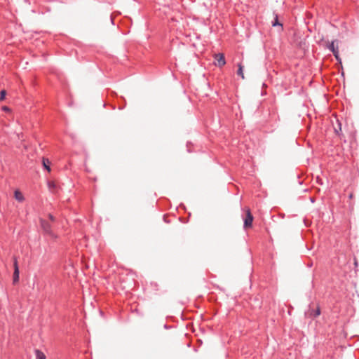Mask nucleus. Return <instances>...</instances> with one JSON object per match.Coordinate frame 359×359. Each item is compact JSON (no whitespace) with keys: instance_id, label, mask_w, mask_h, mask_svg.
<instances>
[{"instance_id":"f257e3e1","label":"nucleus","mask_w":359,"mask_h":359,"mask_svg":"<svg viewBox=\"0 0 359 359\" xmlns=\"http://www.w3.org/2000/svg\"><path fill=\"white\" fill-rule=\"evenodd\" d=\"M246 217L244 219V228H250L252 226L253 222V216L251 214L250 210L248 208L246 210Z\"/></svg>"},{"instance_id":"f03ea898","label":"nucleus","mask_w":359,"mask_h":359,"mask_svg":"<svg viewBox=\"0 0 359 359\" xmlns=\"http://www.w3.org/2000/svg\"><path fill=\"white\" fill-rule=\"evenodd\" d=\"M214 57L216 60L215 65L219 67H222L225 65L226 60L223 53H217L214 55Z\"/></svg>"},{"instance_id":"7ed1b4c3","label":"nucleus","mask_w":359,"mask_h":359,"mask_svg":"<svg viewBox=\"0 0 359 359\" xmlns=\"http://www.w3.org/2000/svg\"><path fill=\"white\" fill-rule=\"evenodd\" d=\"M41 227L43 231L52 237H56L53 231H51V226L50 224L43 219L41 220Z\"/></svg>"},{"instance_id":"20e7f679","label":"nucleus","mask_w":359,"mask_h":359,"mask_svg":"<svg viewBox=\"0 0 359 359\" xmlns=\"http://www.w3.org/2000/svg\"><path fill=\"white\" fill-rule=\"evenodd\" d=\"M13 283L15 284L19 281V268L18 264V260L15 257H13Z\"/></svg>"},{"instance_id":"39448f33","label":"nucleus","mask_w":359,"mask_h":359,"mask_svg":"<svg viewBox=\"0 0 359 359\" xmlns=\"http://www.w3.org/2000/svg\"><path fill=\"white\" fill-rule=\"evenodd\" d=\"M13 196L18 203H23L25 200L22 192L18 189H15Z\"/></svg>"},{"instance_id":"423d86ee","label":"nucleus","mask_w":359,"mask_h":359,"mask_svg":"<svg viewBox=\"0 0 359 359\" xmlns=\"http://www.w3.org/2000/svg\"><path fill=\"white\" fill-rule=\"evenodd\" d=\"M335 43L336 41H332L330 45H329V49L333 53L334 57H336V59L337 60H339V51H338V46H337V44L335 45Z\"/></svg>"},{"instance_id":"0eeeda50","label":"nucleus","mask_w":359,"mask_h":359,"mask_svg":"<svg viewBox=\"0 0 359 359\" xmlns=\"http://www.w3.org/2000/svg\"><path fill=\"white\" fill-rule=\"evenodd\" d=\"M50 162L48 159L45 158H43V165L45 168V169L47 170L48 172H50Z\"/></svg>"},{"instance_id":"6e6552de","label":"nucleus","mask_w":359,"mask_h":359,"mask_svg":"<svg viewBox=\"0 0 359 359\" xmlns=\"http://www.w3.org/2000/svg\"><path fill=\"white\" fill-rule=\"evenodd\" d=\"M35 354L36 359H46L45 354L40 350H36Z\"/></svg>"},{"instance_id":"1a4fd4ad","label":"nucleus","mask_w":359,"mask_h":359,"mask_svg":"<svg viewBox=\"0 0 359 359\" xmlns=\"http://www.w3.org/2000/svg\"><path fill=\"white\" fill-rule=\"evenodd\" d=\"M238 72H237V74L241 76V78L243 79H245V76H244V74H243V66L242 65V64H238Z\"/></svg>"},{"instance_id":"9d476101","label":"nucleus","mask_w":359,"mask_h":359,"mask_svg":"<svg viewBox=\"0 0 359 359\" xmlns=\"http://www.w3.org/2000/svg\"><path fill=\"white\" fill-rule=\"evenodd\" d=\"M320 314V310L319 307H317V309L315 311H311L310 313L311 316L317 317Z\"/></svg>"},{"instance_id":"9b49d317","label":"nucleus","mask_w":359,"mask_h":359,"mask_svg":"<svg viewBox=\"0 0 359 359\" xmlns=\"http://www.w3.org/2000/svg\"><path fill=\"white\" fill-rule=\"evenodd\" d=\"M6 95V91L5 90H2L0 93V102L5 99Z\"/></svg>"},{"instance_id":"f8f14e48","label":"nucleus","mask_w":359,"mask_h":359,"mask_svg":"<svg viewBox=\"0 0 359 359\" xmlns=\"http://www.w3.org/2000/svg\"><path fill=\"white\" fill-rule=\"evenodd\" d=\"M55 187H56V184H55V182H48V187L50 190L54 189Z\"/></svg>"},{"instance_id":"ddd939ff","label":"nucleus","mask_w":359,"mask_h":359,"mask_svg":"<svg viewBox=\"0 0 359 359\" xmlns=\"http://www.w3.org/2000/svg\"><path fill=\"white\" fill-rule=\"evenodd\" d=\"M272 25L273 26H276V25H280V26H282L281 24H280L278 21V16L276 15L275 17V21L272 23Z\"/></svg>"},{"instance_id":"4468645a","label":"nucleus","mask_w":359,"mask_h":359,"mask_svg":"<svg viewBox=\"0 0 359 359\" xmlns=\"http://www.w3.org/2000/svg\"><path fill=\"white\" fill-rule=\"evenodd\" d=\"M2 109H3L4 111H11V109H10L8 107H6V106H4V107H2Z\"/></svg>"},{"instance_id":"2eb2a0df","label":"nucleus","mask_w":359,"mask_h":359,"mask_svg":"<svg viewBox=\"0 0 359 359\" xmlns=\"http://www.w3.org/2000/svg\"><path fill=\"white\" fill-rule=\"evenodd\" d=\"M48 217H49V219H50L51 221H54V220H55V218H54V217H53L52 215H50H50H48Z\"/></svg>"},{"instance_id":"dca6fc26","label":"nucleus","mask_w":359,"mask_h":359,"mask_svg":"<svg viewBox=\"0 0 359 359\" xmlns=\"http://www.w3.org/2000/svg\"><path fill=\"white\" fill-rule=\"evenodd\" d=\"M353 198V193H351V194H349V198H350V199H352Z\"/></svg>"},{"instance_id":"f3484780","label":"nucleus","mask_w":359,"mask_h":359,"mask_svg":"<svg viewBox=\"0 0 359 359\" xmlns=\"http://www.w3.org/2000/svg\"><path fill=\"white\" fill-rule=\"evenodd\" d=\"M358 263L356 261H355V265L357 266Z\"/></svg>"}]
</instances>
